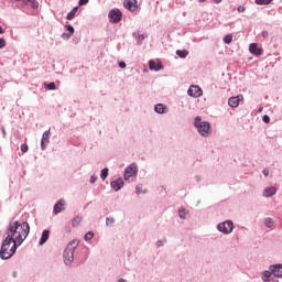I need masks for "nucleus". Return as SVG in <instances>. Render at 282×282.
<instances>
[{
	"label": "nucleus",
	"mask_w": 282,
	"mask_h": 282,
	"mask_svg": "<svg viewBox=\"0 0 282 282\" xmlns=\"http://www.w3.org/2000/svg\"><path fill=\"white\" fill-rule=\"evenodd\" d=\"M7 239L22 246L30 235V224L28 221L11 220L6 229Z\"/></svg>",
	"instance_id": "nucleus-1"
},
{
	"label": "nucleus",
	"mask_w": 282,
	"mask_h": 282,
	"mask_svg": "<svg viewBox=\"0 0 282 282\" xmlns=\"http://www.w3.org/2000/svg\"><path fill=\"white\" fill-rule=\"evenodd\" d=\"M20 246L21 245L14 242V240L6 237L1 243L0 259H2V261H7V259H12V257L17 254V250L20 248Z\"/></svg>",
	"instance_id": "nucleus-2"
},
{
	"label": "nucleus",
	"mask_w": 282,
	"mask_h": 282,
	"mask_svg": "<svg viewBox=\"0 0 282 282\" xmlns=\"http://www.w3.org/2000/svg\"><path fill=\"white\" fill-rule=\"evenodd\" d=\"M76 248H78V240H72L65 248L63 252V259L65 265H72L74 263V252H76Z\"/></svg>",
	"instance_id": "nucleus-3"
},
{
	"label": "nucleus",
	"mask_w": 282,
	"mask_h": 282,
	"mask_svg": "<svg viewBox=\"0 0 282 282\" xmlns=\"http://www.w3.org/2000/svg\"><path fill=\"white\" fill-rule=\"evenodd\" d=\"M194 127L203 138H208V135H210V122L203 121L202 117H195Z\"/></svg>",
	"instance_id": "nucleus-4"
},
{
	"label": "nucleus",
	"mask_w": 282,
	"mask_h": 282,
	"mask_svg": "<svg viewBox=\"0 0 282 282\" xmlns=\"http://www.w3.org/2000/svg\"><path fill=\"white\" fill-rule=\"evenodd\" d=\"M217 230L223 235H230L235 230V223L232 220H225L217 225Z\"/></svg>",
	"instance_id": "nucleus-5"
},
{
	"label": "nucleus",
	"mask_w": 282,
	"mask_h": 282,
	"mask_svg": "<svg viewBox=\"0 0 282 282\" xmlns=\"http://www.w3.org/2000/svg\"><path fill=\"white\" fill-rule=\"evenodd\" d=\"M138 175V163L133 162L126 166L123 171V180H129L130 177H135Z\"/></svg>",
	"instance_id": "nucleus-6"
},
{
	"label": "nucleus",
	"mask_w": 282,
	"mask_h": 282,
	"mask_svg": "<svg viewBox=\"0 0 282 282\" xmlns=\"http://www.w3.org/2000/svg\"><path fill=\"white\" fill-rule=\"evenodd\" d=\"M108 18L110 19V23H120V21H122V12L120 9H111L108 13Z\"/></svg>",
	"instance_id": "nucleus-7"
},
{
	"label": "nucleus",
	"mask_w": 282,
	"mask_h": 282,
	"mask_svg": "<svg viewBox=\"0 0 282 282\" xmlns=\"http://www.w3.org/2000/svg\"><path fill=\"white\" fill-rule=\"evenodd\" d=\"M203 95L204 90H202L200 87L197 85L189 86L187 90V96H189L191 98H199Z\"/></svg>",
	"instance_id": "nucleus-8"
},
{
	"label": "nucleus",
	"mask_w": 282,
	"mask_h": 282,
	"mask_svg": "<svg viewBox=\"0 0 282 282\" xmlns=\"http://www.w3.org/2000/svg\"><path fill=\"white\" fill-rule=\"evenodd\" d=\"M269 270L273 274V276H276V279L282 278V263L271 264L269 265Z\"/></svg>",
	"instance_id": "nucleus-9"
},
{
	"label": "nucleus",
	"mask_w": 282,
	"mask_h": 282,
	"mask_svg": "<svg viewBox=\"0 0 282 282\" xmlns=\"http://www.w3.org/2000/svg\"><path fill=\"white\" fill-rule=\"evenodd\" d=\"M51 135H52V132L50 130H46V131L43 132L42 139H41V149H42V151H45V149H47V144H50Z\"/></svg>",
	"instance_id": "nucleus-10"
},
{
	"label": "nucleus",
	"mask_w": 282,
	"mask_h": 282,
	"mask_svg": "<svg viewBox=\"0 0 282 282\" xmlns=\"http://www.w3.org/2000/svg\"><path fill=\"white\" fill-rule=\"evenodd\" d=\"M241 100H243V95L230 97L228 99V105H229V107H231V109H237V107H239V102H241Z\"/></svg>",
	"instance_id": "nucleus-11"
},
{
	"label": "nucleus",
	"mask_w": 282,
	"mask_h": 282,
	"mask_svg": "<svg viewBox=\"0 0 282 282\" xmlns=\"http://www.w3.org/2000/svg\"><path fill=\"white\" fill-rule=\"evenodd\" d=\"M122 186H124V181L122 180V177L110 182V187L115 193H118V191H120Z\"/></svg>",
	"instance_id": "nucleus-12"
},
{
	"label": "nucleus",
	"mask_w": 282,
	"mask_h": 282,
	"mask_svg": "<svg viewBox=\"0 0 282 282\" xmlns=\"http://www.w3.org/2000/svg\"><path fill=\"white\" fill-rule=\"evenodd\" d=\"M123 7L130 12H135L138 10V0H126Z\"/></svg>",
	"instance_id": "nucleus-13"
},
{
	"label": "nucleus",
	"mask_w": 282,
	"mask_h": 282,
	"mask_svg": "<svg viewBox=\"0 0 282 282\" xmlns=\"http://www.w3.org/2000/svg\"><path fill=\"white\" fill-rule=\"evenodd\" d=\"M249 52L254 56H261L263 54V48H259V44L257 43H251L249 45Z\"/></svg>",
	"instance_id": "nucleus-14"
},
{
	"label": "nucleus",
	"mask_w": 282,
	"mask_h": 282,
	"mask_svg": "<svg viewBox=\"0 0 282 282\" xmlns=\"http://www.w3.org/2000/svg\"><path fill=\"white\" fill-rule=\"evenodd\" d=\"M65 210V199H59L53 207L54 215H58Z\"/></svg>",
	"instance_id": "nucleus-15"
},
{
	"label": "nucleus",
	"mask_w": 282,
	"mask_h": 282,
	"mask_svg": "<svg viewBox=\"0 0 282 282\" xmlns=\"http://www.w3.org/2000/svg\"><path fill=\"white\" fill-rule=\"evenodd\" d=\"M154 111L155 113H160V115L169 113V106L164 104H156L154 106Z\"/></svg>",
	"instance_id": "nucleus-16"
},
{
	"label": "nucleus",
	"mask_w": 282,
	"mask_h": 282,
	"mask_svg": "<svg viewBox=\"0 0 282 282\" xmlns=\"http://www.w3.org/2000/svg\"><path fill=\"white\" fill-rule=\"evenodd\" d=\"M149 69L153 72H160L161 69H164V66L162 65V63H155V61L151 59L149 62Z\"/></svg>",
	"instance_id": "nucleus-17"
},
{
	"label": "nucleus",
	"mask_w": 282,
	"mask_h": 282,
	"mask_svg": "<svg viewBox=\"0 0 282 282\" xmlns=\"http://www.w3.org/2000/svg\"><path fill=\"white\" fill-rule=\"evenodd\" d=\"M262 195L263 197H274V195H276V187L274 186L265 187Z\"/></svg>",
	"instance_id": "nucleus-18"
},
{
	"label": "nucleus",
	"mask_w": 282,
	"mask_h": 282,
	"mask_svg": "<svg viewBox=\"0 0 282 282\" xmlns=\"http://www.w3.org/2000/svg\"><path fill=\"white\" fill-rule=\"evenodd\" d=\"M47 239H50V230L45 229L42 232V236L39 241V246H44V243H47Z\"/></svg>",
	"instance_id": "nucleus-19"
},
{
	"label": "nucleus",
	"mask_w": 282,
	"mask_h": 282,
	"mask_svg": "<svg viewBox=\"0 0 282 282\" xmlns=\"http://www.w3.org/2000/svg\"><path fill=\"white\" fill-rule=\"evenodd\" d=\"M271 278H272V271L270 269L262 272L261 280L263 282L274 281V279H271Z\"/></svg>",
	"instance_id": "nucleus-20"
},
{
	"label": "nucleus",
	"mask_w": 282,
	"mask_h": 282,
	"mask_svg": "<svg viewBox=\"0 0 282 282\" xmlns=\"http://www.w3.org/2000/svg\"><path fill=\"white\" fill-rule=\"evenodd\" d=\"M132 36L134 39H138V45H142V41H144L147 39V35L140 34V33H137V32H133Z\"/></svg>",
	"instance_id": "nucleus-21"
},
{
	"label": "nucleus",
	"mask_w": 282,
	"mask_h": 282,
	"mask_svg": "<svg viewBox=\"0 0 282 282\" xmlns=\"http://www.w3.org/2000/svg\"><path fill=\"white\" fill-rule=\"evenodd\" d=\"M77 12H78V7L73 8L70 10V12H68L66 15L67 21H73L74 17H76Z\"/></svg>",
	"instance_id": "nucleus-22"
},
{
	"label": "nucleus",
	"mask_w": 282,
	"mask_h": 282,
	"mask_svg": "<svg viewBox=\"0 0 282 282\" xmlns=\"http://www.w3.org/2000/svg\"><path fill=\"white\" fill-rule=\"evenodd\" d=\"M109 177V167H104L100 173V178L105 182Z\"/></svg>",
	"instance_id": "nucleus-23"
},
{
	"label": "nucleus",
	"mask_w": 282,
	"mask_h": 282,
	"mask_svg": "<svg viewBox=\"0 0 282 282\" xmlns=\"http://www.w3.org/2000/svg\"><path fill=\"white\" fill-rule=\"evenodd\" d=\"M176 56H178V58H186V56H188V51H186V50H177L176 51Z\"/></svg>",
	"instance_id": "nucleus-24"
},
{
	"label": "nucleus",
	"mask_w": 282,
	"mask_h": 282,
	"mask_svg": "<svg viewBox=\"0 0 282 282\" xmlns=\"http://www.w3.org/2000/svg\"><path fill=\"white\" fill-rule=\"evenodd\" d=\"M83 221V218L80 216H76L73 221H72V226L73 228H76L78 226H80V223Z\"/></svg>",
	"instance_id": "nucleus-25"
},
{
	"label": "nucleus",
	"mask_w": 282,
	"mask_h": 282,
	"mask_svg": "<svg viewBox=\"0 0 282 282\" xmlns=\"http://www.w3.org/2000/svg\"><path fill=\"white\" fill-rule=\"evenodd\" d=\"M44 87L48 90V91H55L56 89V84L54 82H51L48 84H44Z\"/></svg>",
	"instance_id": "nucleus-26"
},
{
	"label": "nucleus",
	"mask_w": 282,
	"mask_h": 282,
	"mask_svg": "<svg viewBox=\"0 0 282 282\" xmlns=\"http://www.w3.org/2000/svg\"><path fill=\"white\" fill-rule=\"evenodd\" d=\"M264 226H265L267 228H272V227L274 226V219H272V218H270V217L265 218V219H264Z\"/></svg>",
	"instance_id": "nucleus-27"
},
{
	"label": "nucleus",
	"mask_w": 282,
	"mask_h": 282,
	"mask_svg": "<svg viewBox=\"0 0 282 282\" xmlns=\"http://www.w3.org/2000/svg\"><path fill=\"white\" fill-rule=\"evenodd\" d=\"M274 0H254L257 6H270V2Z\"/></svg>",
	"instance_id": "nucleus-28"
},
{
	"label": "nucleus",
	"mask_w": 282,
	"mask_h": 282,
	"mask_svg": "<svg viewBox=\"0 0 282 282\" xmlns=\"http://www.w3.org/2000/svg\"><path fill=\"white\" fill-rule=\"evenodd\" d=\"M187 215H188V212H186V208L178 209L180 219H186Z\"/></svg>",
	"instance_id": "nucleus-29"
},
{
	"label": "nucleus",
	"mask_w": 282,
	"mask_h": 282,
	"mask_svg": "<svg viewBox=\"0 0 282 282\" xmlns=\"http://www.w3.org/2000/svg\"><path fill=\"white\" fill-rule=\"evenodd\" d=\"M224 43H226V45H230V43H232V34L225 35Z\"/></svg>",
	"instance_id": "nucleus-30"
},
{
	"label": "nucleus",
	"mask_w": 282,
	"mask_h": 282,
	"mask_svg": "<svg viewBox=\"0 0 282 282\" xmlns=\"http://www.w3.org/2000/svg\"><path fill=\"white\" fill-rule=\"evenodd\" d=\"M94 231H88V232H86V235L84 236V239L86 240V241H91L93 240V238H94Z\"/></svg>",
	"instance_id": "nucleus-31"
},
{
	"label": "nucleus",
	"mask_w": 282,
	"mask_h": 282,
	"mask_svg": "<svg viewBox=\"0 0 282 282\" xmlns=\"http://www.w3.org/2000/svg\"><path fill=\"white\" fill-rule=\"evenodd\" d=\"M65 30L68 32V34H73L76 32V30L72 26V24L65 25Z\"/></svg>",
	"instance_id": "nucleus-32"
},
{
	"label": "nucleus",
	"mask_w": 282,
	"mask_h": 282,
	"mask_svg": "<svg viewBox=\"0 0 282 282\" xmlns=\"http://www.w3.org/2000/svg\"><path fill=\"white\" fill-rule=\"evenodd\" d=\"M30 6H31V8H32L33 10H37V8H39V1H36V0H31Z\"/></svg>",
	"instance_id": "nucleus-33"
},
{
	"label": "nucleus",
	"mask_w": 282,
	"mask_h": 282,
	"mask_svg": "<svg viewBox=\"0 0 282 282\" xmlns=\"http://www.w3.org/2000/svg\"><path fill=\"white\" fill-rule=\"evenodd\" d=\"M73 34L72 33H63L62 34V39L64 41H69V39H72Z\"/></svg>",
	"instance_id": "nucleus-34"
},
{
	"label": "nucleus",
	"mask_w": 282,
	"mask_h": 282,
	"mask_svg": "<svg viewBox=\"0 0 282 282\" xmlns=\"http://www.w3.org/2000/svg\"><path fill=\"white\" fill-rule=\"evenodd\" d=\"M20 149H21L22 153H28L30 148L28 147L26 143H23V144H21Z\"/></svg>",
	"instance_id": "nucleus-35"
},
{
	"label": "nucleus",
	"mask_w": 282,
	"mask_h": 282,
	"mask_svg": "<svg viewBox=\"0 0 282 282\" xmlns=\"http://www.w3.org/2000/svg\"><path fill=\"white\" fill-rule=\"evenodd\" d=\"M262 122H264V124H269V122H270V116L264 115V116L262 117Z\"/></svg>",
	"instance_id": "nucleus-36"
},
{
	"label": "nucleus",
	"mask_w": 282,
	"mask_h": 282,
	"mask_svg": "<svg viewBox=\"0 0 282 282\" xmlns=\"http://www.w3.org/2000/svg\"><path fill=\"white\" fill-rule=\"evenodd\" d=\"M262 175H264V177H268V175H270V170L268 167L263 169Z\"/></svg>",
	"instance_id": "nucleus-37"
},
{
	"label": "nucleus",
	"mask_w": 282,
	"mask_h": 282,
	"mask_svg": "<svg viewBox=\"0 0 282 282\" xmlns=\"http://www.w3.org/2000/svg\"><path fill=\"white\" fill-rule=\"evenodd\" d=\"M113 218H109V217H107L106 218V226H111V224H113Z\"/></svg>",
	"instance_id": "nucleus-38"
},
{
	"label": "nucleus",
	"mask_w": 282,
	"mask_h": 282,
	"mask_svg": "<svg viewBox=\"0 0 282 282\" xmlns=\"http://www.w3.org/2000/svg\"><path fill=\"white\" fill-rule=\"evenodd\" d=\"M6 46V40L3 37H0V50H3Z\"/></svg>",
	"instance_id": "nucleus-39"
},
{
	"label": "nucleus",
	"mask_w": 282,
	"mask_h": 282,
	"mask_svg": "<svg viewBox=\"0 0 282 282\" xmlns=\"http://www.w3.org/2000/svg\"><path fill=\"white\" fill-rule=\"evenodd\" d=\"M98 180V176L95 174L90 176V184H96V181Z\"/></svg>",
	"instance_id": "nucleus-40"
},
{
	"label": "nucleus",
	"mask_w": 282,
	"mask_h": 282,
	"mask_svg": "<svg viewBox=\"0 0 282 282\" xmlns=\"http://www.w3.org/2000/svg\"><path fill=\"white\" fill-rule=\"evenodd\" d=\"M87 3H89V0H79L78 1V6H87Z\"/></svg>",
	"instance_id": "nucleus-41"
},
{
	"label": "nucleus",
	"mask_w": 282,
	"mask_h": 282,
	"mask_svg": "<svg viewBox=\"0 0 282 282\" xmlns=\"http://www.w3.org/2000/svg\"><path fill=\"white\" fill-rule=\"evenodd\" d=\"M135 193H137L138 195H140V194L142 193V186H141V185H137V187H135Z\"/></svg>",
	"instance_id": "nucleus-42"
},
{
	"label": "nucleus",
	"mask_w": 282,
	"mask_h": 282,
	"mask_svg": "<svg viewBox=\"0 0 282 282\" xmlns=\"http://www.w3.org/2000/svg\"><path fill=\"white\" fill-rule=\"evenodd\" d=\"M119 67H120L121 69H124V68L127 67V63H124V62H119Z\"/></svg>",
	"instance_id": "nucleus-43"
},
{
	"label": "nucleus",
	"mask_w": 282,
	"mask_h": 282,
	"mask_svg": "<svg viewBox=\"0 0 282 282\" xmlns=\"http://www.w3.org/2000/svg\"><path fill=\"white\" fill-rule=\"evenodd\" d=\"M164 246V242L162 240L156 241V248H162Z\"/></svg>",
	"instance_id": "nucleus-44"
},
{
	"label": "nucleus",
	"mask_w": 282,
	"mask_h": 282,
	"mask_svg": "<svg viewBox=\"0 0 282 282\" xmlns=\"http://www.w3.org/2000/svg\"><path fill=\"white\" fill-rule=\"evenodd\" d=\"M237 10L238 12H246V7L239 6Z\"/></svg>",
	"instance_id": "nucleus-45"
},
{
	"label": "nucleus",
	"mask_w": 282,
	"mask_h": 282,
	"mask_svg": "<svg viewBox=\"0 0 282 282\" xmlns=\"http://www.w3.org/2000/svg\"><path fill=\"white\" fill-rule=\"evenodd\" d=\"M22 2L24 3V6H30V3L32 2V0H22Z\"/></svg>",
	"instance_id": "nucleus-46"
},
{
	"label": "nucleus",
	"mask_w": 282,
	"mask_h": 282,
	"mask_svg": "<svg viewBox=\"0 0 282 282\" xmlns=\"http://www.w3.org/2000/svg\"><path fill=\"white\" fill-rule=\"evenodd\" d=\"M262 36H263V39H268V36H269L268 31H263V32H262Z\"/></svg>",
	"instance_id": "nucleus-47"
},
{
	"label": "nucleus",
	"mask_w": 282,
	"mask_h": 282,
	"mask_svg": "<svg viewBox=\"0 0 282 282\" xmlns=\"http://www.w3.org/2000/svg\"><path fill=\"white\" fill-rule=\"evenodd\" d=\"M2 137L6 138V127H1Z\"/></svg>",
	"instance_id": "nucleus-48"
},
{
	"label": "nucleus",
	"mask_w": 282,
	"mask_h": 282,
	"mask_svg": "<svg viewBox=\"0 0 282 282\" xmlns=\"http://www.w3.org/2000/svg\"><path fill=\"white\" fill-rule=\"evenodd\" d=\"M195 180H196V182H202V176L196 175V176H195Z\"/></svg>",
	"instance_id": "nucleus-49"
},
{
	"label": "nucleus",
	"mask_w": 282,
	"mask_h": 282,
	"mask_svg": "<svg viewBox=\"0 0 282 282\" xmlns=\"http://www.w3.org/2000/svg\"><path fill=\"white\" fill-rule=\"evenodd\" d=\"M221 1H224V0H214V3H216L217 6H219V3H221Z\"/></svg>",
	"instance_id": "nucleus-50"
},
{
	"label": "nucleus",
	"mask_w": 282,
	"mask_h": 282,
	"mask_svg": "<svg viewBox=\"0 0 282 282\" xmlns=\"http://www.w3.org/2000/svg\"><path fill=\"white\" fill-rule=\"evenodd\" d=\"M208 0H198V3H206Z\"/></svg>",
	"instance_id": "nucleus-51"
},
{
	"label": "nucleus",
	"mask_w": 282,
	"mask_h": 282,
	"mask_svg": "<svg viewBox=\"0 0 282 282\" xmlns=\"http://www.w3.org/2000/svg\"><path fill=\"white\" fill-rule=\"evenodd\" d=\"M3 33H4L3 28L0 26V34H3Z\"/></svg>",
	"instance_id": "nucleus-52"
},
{
	"label": "nucleus",
	"mask_w": 282,
	"mask_h": 282,
	"mask_svg": "<svg viewBox=\"0 0 282 282\" xmlns=\"http://www.w3.org/2000/svg\"><path fill=\"white\" fill-rule=\"evenodd\" d=\"M261 111H263V108L258 109V113H261Z\"/></svg>",
	"instance_id": "nucleus-53"
},
{
	"label": "nucleus",
	"mask_w": 282,
	"mask_h": 282,
	"mask_svg": "<svg viewBox=\"0 0 282 282\" xmlns=\"http://www.w3.org/2000/svg\"><path fill=\"white\" fill-rule=\"evenodd\" d=\"M12 276L15 279V276H17V271H14V272L12 273Z\"/></svg>",
	"instance_id": "nucleus-54"
},
{
	"label": "nucleus",
	"mask_w": 282,
	"mask_h": 282,
	"mask_svg": "<svg viewBox=\"0 0 282 282\" xmlns=\"http://www.w3.org/2000/svg\"><path fill=\"white\" fill-rule=\"evenodd\" d=\"M274 282H279V280H273Z\"/></svg>",
	"instance_id": "nucleus-55"
},
{
	"label": "nucleus",
	"mask_w": 282,
	"mask_h": 282,
	"mask_svg": "<svg viewBox=\"0 0 282 282\" xmlns=\"http://www.w3.org/2000/svg\"><path fill=\"white\" fill-rule=\"evenodd\" d=\"M11 1H13V0H11ZM14 1H21V0H14Z\"/></svg>",
	"instance_id": "nucleus-56"
}]
</instances>
